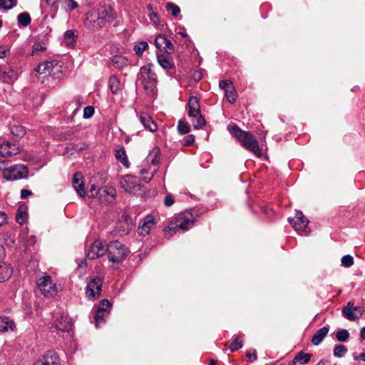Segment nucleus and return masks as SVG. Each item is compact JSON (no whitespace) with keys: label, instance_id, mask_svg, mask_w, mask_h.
Listing matches in <instances>:
<instances>
[{"label":"nucleus","instance_id":"obj_1","mask_svg":"<svg viewBox=\"0 0 365 365\" xmlns=\"http://www.w3.org/2000/svg\"><path fill=\"white\" fill-rule=\"evenodd\" d=\"M115 12L110 5H103L88 13L86 26L92 29H99L115 19Z\"/></svg>","mask_w":365,"mask_h":365},{"label":"nucleus","instance_id":"obj_2","mask_svg":"<svg viewBox=\"0 0 365 365\" xmlns=\"http://www.w3.org/2000/svg\"><path fill=\"white\" fill-rule=\"evenodd\" d=\"M230 132L245 148L251 151L257 157L262 155L258 141L250 133L241 130L235 125L231 127Z\"/></svg>","mask_w":365,"mask_h":365},{"label":"nucleus","instance_id":"obj_3","mask_svg":"<svg viewBox=\"0 0 365 365\" xmlns=\"http://www.w3.org/2000/svg\"><path fill=\"white\" fill-rule=\"evenodd\" d=\"M129 252V250L118 241L110 242L106 246L108 261L115 269L119 267Z\"/></svg>","mask_w":365,"mask_h":365},{"label":"nucleus","instance_id":"obj_4","mask_svg":"<svg viewBox=\"0 0 365 365\" xmlns=\"http://www.w3.org/2000/svg\"><path fill=\"white\" fill-rule=\"evenodd\" d=\"M138 79L146 94L150 97H154L157 91V77L150 65L140 68Z\"/></svg>","mask_w":365,"mask_h":365},{"label":"nucleus","instance_id":"obj_5","mask_svg":"<svg viewBox=\"0 0 365 365\" xmlns=\"http://www.w3.org/2000/svg\"><path fill=\"white\" fill-rule=\"evenodd\" d=\"M188 115L194 128L199 129L205 125V120L200 113L199 99L195 96L189 98L187 103Z\"/></svg>","mask_w":365,"mask_h":365},{"label":"nucleus","instance_id":"obj_6","mask_svg":"<svg viewBox=\"0 0 365 365\" xmlns=\"http://www.w3.org/2000/svg\"><path fill=\"white\" fill-rule=\"evenodd\" d=\"M36 284L41 293L46 297H53L57 294L56 284L48 274H43L38 276Z\"/></svg>","mask_w":365,"mask_h":365},{"label":"nucleus","instance_id":"obj_7","mask_svg":"<svg viewBox=\"0 0 365 365\" xmlns=\"http://www.w3.org/2000/svg\"><path fill=\"white\" fill-rule=\"evenodd\" d=\"M195 225V217L190 212L180 213L171 221L168 228H189Z\"/></svg>","mask_w":365,"mask_h":365},{"label":"nucleus","instance_id":"obj_8","mask_svg":"<svg viewBox=\"0 0 365 365\" xmlns=\"http://www.w3.org/2000/svg\"><path fill=\"white\" fill-rule=\"evenodd\" d=\"M103 280L98 277H93L87 284L86 294L88 299L94 300L101 294Z\"/></svg>","mask_w":365,"mask_h":365},{"label":"nucleus","instance_id":"obj_9","mask_svg":"<svg viewBox=\"0 0 365 365\" xmlns=\"http://www.w3.org/2000/svg\"><path fill=\"white\" fill-rule=\"evenodd\" d=\"M120 187L126 192L136 193L141 189L139 180L131 175L124 176L120 181Z\"/></svg>","mask_w":365,"mask_h":365},{"label":"nucleus","instance_id":"obj_10","mask_svg":"<svg viewBox=\"0 0 365 365\" xmlns=\"http://www.w3.org/2000/svg\"><path fill=\"white\" fill-rule=\"evenodd\" d=\"M21 151V146L9 140H0V155L2 157H11Z\"/></svg>","mask_w":365,"mask_h":365},{"label":"nucleus","instance_id":"obj_11","mask_svg":"<svg viewBox=\"0 0 365 365\" xmlns=\"http://www.w3.org/2000/svg\"><path fill=\"white\" fill-rule=\"evenodd\" d=\"M28 175V169L25 165H16L13 167L8 168L4 175L5 178L9 180H16L21 178H24Z\"/></svg>","mask_w":365,"mask_h":365},{"label":"nucleus","instance_id":"obj_12","mask_svg":"<svg viewBox=\"0 0 365 365\" xmlns=\"http://www.w3.org/2000/svg\"><path fill=\"white\" fill-rule=\"evenodd\" d=\"M106 252V249H105L104 245L100 240H97L92 243L87 253V257L90 259H95L103 256Z\"/></svg>","mask_w":365,"mask_h":365},{"label":"nucleus","instance_id":"obj_13","mask_svg":"<svg viewBox=\"0 0 365 365\" xmlns=\"http://www.w3.org/2000/svg\"><path fill=\"white\" fill-rule=\"evenodd\" d=\"M155 45L159 50L167 53L170 54L174 51L173 44L164 35L159 34L157 36L155 40Z\"/></svg>","mask_w":365,"mask_h":365},{"label":"nucleus","instance_id":"obj_14","mask_svg":"<svg viewBox=\"0 0 365 365\" xmlns=\"http://www.w3.org/2000/svg\"><path fill=\"white\" fill-rule=\"evenodd\" d=\"M34 365H60L59 357L53 351H48Z\"/></svg>","mask_w":365,"mask_h":365},{"label":"nucleus","instance_id":"obj_15","mask_svg":"<svg viewBox=\"0 0 365 365\" xmlns=\"http://www.w3.org/2000/svg\"><path fill=\"white\" fill-rule=\"evenodd\" d=\"M72 326L71 320L66 314H61L54 322L56 329L63 332H69L72 329Z\"/></svg>","mask_w":365,"mask_h":365},{"label":"nucleus","instance_id":"obj_16","mask_svg":"<svg viewBox=\"0 0 365 365\" xmlns=\"http://www.w3.org/2000/svg\"><path fill=\"white\" fill-rule=\"evenodd\" d=\"M98 199L103 202H110L115 197L116 191L112 187H106L99 189L97 192Z\"/></svg>","mask_w":365,"mask_h":365},{"label":"nucleus","instance_id":"obj_17","mask_svg":"<svg viewBox=\"0 0 365 365\" xmlns=\"http://www.w3.org/2000/svg\"><path fill=\"white\" fill-rule=\"evenodd\" d=\"M289 222L293 228H306L309 220L303 215L301 211H297L294 217L289 218Z\"/></svg>","mask_w":365,"mask_h":365},{"label":"nucleus","instance_id":"obj_18","mask_svg":"<svg viewBox=\"0 0 365 365\" xmlns=\"http://www.w3.org/2000/svg\"><path fill=\"white\" fill-rule=\"evenodd\" d=\"M73 187L80 197H84L86 192L84 184L83 182V176L81 173H76L74 174L72 181Z\"/></svg>","mask_w":365,"mask_h":365},{"label":"nucleus","instance_id":"obj_19","mask_svg":"<svg viewBox=\"0 0 365 365\" xmlns=\"http://www.w3.org/2000/svg\"><path fill=\"white\" fill-rule=\"evenodd\" d=\"M139 118L145 129L150 132H155L158 129L157 124L148 113H141Z\"/></svg>","mask_w":365,"mask_h":365},{"label":"nucleus","instance_id":"obj_20","mask_svg":"<svg viewBox=\"0 0 365 365\" xmlns=\"http://www.w3.org/2000/svg\"><path fill=\"white\" fill-rule=\"evenodd\" d=\"M15 327L16 324L11 319L6 316H0V332L12 331Z\"/></svg>","mask_w":365,"mask_h":365},{"label":"nucleus","instance_id":"obj_21","mask_svg":"<svg viewBox=\"0 0 365 365\" xmlns=\"http://www.w3.org/2000/svg\"><path fill=\"white\" fill-rule=\"evenodd\" d=\"M357 311V308H355L354 302H349L346 307L342 309V314L345 318L350 321H355L358 317L355 313Z\"/></svg>","mask_w":365,"mask_h":365},{"label":"nucleus","instance_id":"obj_22","mask_svg":"<svg viewBox=\"0 0 365 365\" xmlns=\"http://www.w3.org/2000/svg\"><path fill=\"white\" fill-rule=\"evenodd\" d=\"M58 63L55 60L46 61L40 63L38 67L35 69L36 72L39 74L46 73L51 71L54 67L57 66Z\"/></svg>","mask_w":365,"mask_h":365},{"label":"nucleus","instance_id":"obj_23","mask_svg":"<svg viewBox=\"0 0 365 365\" xmlns=\"http://www.w3.org/2000/svg\"><path fill=\"white\" fill-rule=\"evenodd\" d=\"M13 273V269L10 264L6 262L0 263V282L8 280Z\"/></svg>","mask_w":365,"mask_h":365},{"label":"nucleus","instance_id":"obj_24","mask_svg":"<svg viewBox=\"0 0 365 365\" xmlns=\"http://www.w3.org/2000/svg\"><path fill=\"white\" fill-rule=\"evenodd\" d=\"M328 332L329 328L327 327H323L319 329L313 336L312 343L315 346L319 345L327 335Z\"/></svg>","mask_w":365,"mask_h":365},{"label":"nucleus","instance_id":"obj_25","mask_svg":"<svg viewBox=\"0 0 365 365\" xmlns=\"http://www.w3.org/2000/svg\"><path fill=\"white\" fill-rule=\"evenodd\" d=\"M46 50V39L43 38L40 39L38 38H36V41L33 45L31 56H34L37 54L40 51H45Z\"/></svg>","mask_w":365,"mask_h":365},{"label":"nucleus","instance_id":"obj_26","mask_svg":"<svg viewBox=\"0 0 365 365\" xmlns=\"http://www.w3.org/2000/svg\"><path fill=\"white\" fill-rule=\"evenodd\" d=\"M76 38V31L74 30H68L64 34L63 43L66 46L71 48L73 47Z\"/></svg>","mask_w":365,"mask_h":365},{"label":"nucleus","instance_id":"obj_27","mask_svg":"<svg viewBox=\"0 0 365 365\" xmlns=\"http://www.w3.org/2000/svg\"><path fill=\"white\" fill-rule=\"evenodd\" d=\"M158 218L153 215H148L144 217L143 222L140 224L138 228H153L158 224Z\"/></svg>","mask_w":365,"mask_h":365},{"label":"nucleus","instance_id":"obj_28","mask_svg":"<svg viewBox=\"0 0 365 365\" xmlns=\"http://www.w3.org/2000/svg\"><path fill=\"white\" fill-rule=\"evenodd\" d=\"M109 88L113 94H116L122 89V85L116 76L113 75L109 78Z\"/></svg>","mask_w":365,"mask_h":365},{"label":"nucleus","instance_id":"obj_29","mask_svg":"<svg viewBox=\"0 0 365 365\" xmlns=\"http://www.w3.org/2000/svg\"><path fill=\"white\" fill-rule=\"evenodd\" d=\"M244 335L239 334L233 336L232 341L230 346V349L232 352H234L243 346L242 338Z\"/></svg>","mask_w":365,"mask_h":365},{"label":"nucleus","instance_id":"obj_30","mask_svg":"<svg viewBox=\"0 0 365 365\" xmlns=\"http://www.w3.org/2000/svg\"><path fill=\"white\" fill-rule=\"evenodd\" d=\"M155 173L156 169L153 168L152 170L150 168L149 169L140 168L139 170V174L143 176V180L145 182H149L152 180Z\"/></svg>","mask_w":365,"mask_h":365},{"label":"nucleus","instance_id":"obj_31","mask_svg":"<svg viewBox=\"0 0 365 365\" xmlns=\"http://www.w3.org/2000/svg\"><path fill=\"white\" fill-rule=\"evenodd\" d=\"M16 222L23 225L27 220V212L24 207H19L16 215Z\"/></svg>","mask_w":365,"mask_h":365},{"label":"nucleus","instance_id":"obj_32","mask_svg":"<svg viewBox=\"0 0 365 365\" xmlns=\"http://www.w3.org/2000/svg\"><path fill=\"white\" fill-rule=\"evenodd\" d=\"M115 158L117 160L120 162L123 165L128 167V161L125 154V151L123 148H120L115 150Z\"/></svg>","mask_w":365,"mask_h":365},{"label":"nucleus","instance_id":"obj_33","mask_svg":"<svg viewBox=\"0 0 365 365\" xmlns=\"http://www.w3.org/2000/svg\"><path fill=\"white\" fill-rule=\"evenodd\" d=\"M109 314V312L105 311H96L94 319L96 322V327L98 328L101 324L105 323V317Z\"/></svg>","mask_w":365,"mask_h":365},{"label":"nucleus","instance_id":"obj_34","mask_svg":"<svg viewBox=\"0 0 365 365\" xmlns=\"http://www.w3.org/2000/svg\"><path fill=\"white\" fill-rule=\"evenodd\" d=\"M18 22L23 26H27L30 24L31 19L29 13L22 12L18 15Z\"/></svg>","mask_w":365,"mask_h":365},{"label":"nucleus","instance_id":"obj_35","mask_svg":"<svg viewBox=\"0 0 365 365\" xmlns=\"http://www.w3.org/2000/svg\"><path fill=\"white\" fill-rule=\"evenodd\" d=\"M148 48V44L145 41H140L133 46V51L135 54L140 56H142L144 51Z\"/></svg>","mask_w":365,"mask_h":365},{"label":"nucleus","instance_id":"obj_36","mask_svg":"<svg viewBox=\"0 0 365 365\" xmlns=\"http://www.w3.org/2000/svg\"><path fill=\"white\" fill-rule=\"evenodd\" d=\"M11 132L16 138H22L26 133L24 128L20 125H13L11 128Z\"/></svg>","mask_w":365,"mask_h":365},{"label":"nucleus","instance_id":"obj_37","mask_svg":"<svg viewBox=\"0 0 365 365\" xmlns=\"http://www.w3.org/2000/svg\"><path fill=\"white\" fill-rule=\"evenodd\" d=\"M312 354L300 351L294 359V361H299L302 364H307L309 361Z\"/></svg>","mask_w":365,"mask_h":365},{"label":"nucleus","instance_id":"obj_38","mask_svg":"<svg viewBox=\"0 0 365 365\" xmlns=\"http://www.w3.org/2000/svg\"><path fill=\"white\" fill-rule=\"evenodd\" d=\"M112 62L115 67L120 68L127 64V59L122 56H115L112 59Z\"/></svg>","mask_w":365,"mask_h":365},{"label":"nucleus","instance_id":"obj_39","mask_svg":"<svg viewBox=\"0 0 365 365\" xmlns=\"http://www.w3.org/2000/svg\"><path fill=\"white\" fill-rule=\"evenodd\" d=\"M158 62L163 68L169 69L173 67L172 63L168 58L163 54L158 55Z\"/></svg>","mask_w":365,"mask_h":365},{"label":"nucleus","instance_id":"obj_40","mask_svg":"<svg viewBox=\"0 0 365 365\" xmlns=\"http://www.w3.org/2000/svg\"><path fill=\"white\" fill-rule=\"evenodd\" d=\"M225 95L230 103H235L237 99V93L234 87L227 89L225 91Z\"/></svg>","mask_w":365,"mask_h":365},{"label":"nucleus","instance_id":"obj_41","mask_svg":"<svg viewBox=\"0 0 365 365\" xmlns=\"http://www.w3.org/2000/svg\"><path fill=\"white\" fill-rule=\"evenodd\" d=\"M111 307V303L108 299H102L99 302L96 310L110 312Z\"/></svg>","mask_w":365,"mask_h":365},{"label":"nucleus","instance_id":"obj_42","mask_svg":"<svg viewBox=\"0 0 365 365\" xmlns=\"http://www.w3.org/2000/svg\"><path fill=\"white\" fill-rule=\"evenodd\" d=\"M347 352V349L344 345L339 344L335 346L334 349V355L336 357H342Z\"/></svg>","mask_w":365,"mask_h":365},{"label":"nucleus","instance_id":"obj_43","mask_svg":"<svg viewBox=\"0 0 365 365\" xmlns=\"http://www.w3.org/2000/svg\"><path fill=\"white\" fill-rule=\"evenodd\" d=\"M336 338L339 341H346L349 338V332L346 329H341L336 333Z\"/></svg>","mask_w":365,"mask_h":365},{"label":"nucleus","instance_id":"obj_44","mask_svg":"<svg viewBox=\"0 0 365 365\" xmlns=\"http://www.w3.org/2000/svg\"><path fill=\"white\" fill-rule=\"evenodd\" d=\"M16 4V0H0V7L5 9H11Z\"/></svg>","mask_w":365,"mask_h":365},{"label":"nucleus","instance_id":"obj_45","mask_svg":"<svg viewBox=\"0 0 365 365\" xmlns=\"http://www.w3.org/2000/svg\"><path fill=\"white\" fill-rule=\"evenodd\" d=\"M178 129L180 134H186L190 131V126L186 122L180 120L178 123Z\"/></svg>","mask_w":365,"mask_h":365},{"label":"nucleus","instance_id":"obj_46","mask_svg":"<svg viewBox=\"0 0 365 365\" xmlns=\"http://www.w3.org/2000/svg\"><path fill=\"white\" fill-rule=\"evenodd\" d=\"M166 9L168 11H170L174 16H177L180 11V8L173 3H168L166 4Z\"/></svg>","mask_w":365,"mask_h":365},{"label":"nucleus","instance_id":"obj_47","mask_svg":"<svg viewBox=\"0 0 365 365\" xmlns=\"http://www.w3.org/2000/svg\"><path fill=\"white\" fill-rule=\"evenodd\" d=\"M354 264V259L353 257L349 255H344L341 258V264L346 267H349Z\"/></svg>","mask_w":365,"mask_h":365},{"label":"nucleus","instance_id":"obj_48","mask_svg":"<svg viewBox=\"0 0 365 365\" xmlns=\"http://www.w3.org/2000/svg\"><path fill=\"white\" fill-rule=\"evenodd\" d=\"M94 114V108L93 106H86L83 110V118L88 119Z\"/></svg>","mask_w":365,"mask_h":365},{"label":"nucleus","instance_id":"obj_49","mask_svg":"<svg viewBox=\"0 0 365 365\" xmlns=\"http://www.w3.org/2000/svg\"><path fill=\"white\" fill-rule=\"evenodd\" d=\"M246 356L249 361L257 360V351L255 349H250L246 352Z\"/></svg>","mask_w":365,"mask_h":365},{"label":"nucleus","instance_id":"obj_50","mask_svg":"<svg viewBox=\"0 0 365 365\" xmlns=\"http://www.w3.org/2000/svg\"><path fill=\"white\" fill-rule=\"evenodd\" d=\"M64 3L67 8L71 11L78 7V4L74 0H64Z\"/></svg>","mask_w":365,"mask_h":365},{"label":"nucleus","instance_id":"obj_51","mask_svg":"<svg viewBox=\"0 0 365 365\" xmlns=\"http://www.w3.org/2000/svg\"><path fill=\"white\" fill-rule=\"evenodd\" d=\"M219 86L221 89L224 90L225 91H227V89L233 87L232 83L229 80L222 81L220 83Z\"/></svg>","mask_w":365,"mask_h":365},{"label":"nucleus","instance_id":"obj_52","mask_svg":"<svg viewBox=\"0 0 365 365\" xmlns=\"http://www.w3.org/2000/svg\"><path fill=\"white\" fill-rule=\"evenodd\" d=\"M86 265L87 262L86 259H81L78 261V269H79L81 274L84 273Z\"/></svg>","mask_w":365,"mask_h":365},{"label":"nucleus","instance_id":"obj_53","mask_svg":"<svg viewBox=\"0 0 365 365\" xmlns=\"http://www.w3.org/2000/svg\"><path fill=\"white\" fill-rule=\"evenodd\" d=\"M164 204L165 206L170 207L174 203V198L171 194H168L164 198Z\"/></svg>","mask_w":365,"mask_h":365},{"label":"nucleus","instance_id":"obj_54","mask_svg":"<svg viewBox=\"0 0 365 365\" xmlns=\"http://www.w3.org/2000/svg\"><path fill=\"white\" fill-rule=\"evenodd\" d=\"M158 152H156L154 155H149L148 156V158H147V160L148 161L150 160L151 163L153 165H157L158 164V163H159V159L157 158L158 157Z\"/></svg>","mask_w":365,"mask_h":365},{"label":"nucleus","instance_id":"obj_55","mask_svg":"<svg viewBox=\"0 0 365 365\" xmlns=\"http://www.w3.org/2000/svg\"><path fill=\"white\" fill-rule=\"evenodd\" d=\"M195 141V137L193 135H188L185 138V145H192Z\"/></svg>","mask_w":365,"mask_h":365},{"label":"nucleus","instance_id":"obj_56","mask_svg":"<svg viewBox=\"0 0 365 365\" xmlns=\"http://www.w3.org/2000/svg\"><path fill=\"white\" fill-rule=\"evenodd\" d=\"M353 359L355 361L361 360L365 362V352L361 353V354H356V353L353 354Z\"/></svg>","mask_w":365,"mask_h":365},{"label":"nucleus","instance_id":"obj_57","mask_svg":"<svg viewBox=\"0 0 365 365\" xmlns=\"http://www.w3.org/2000/svg\"><path fill=\"white\" fill-rule=\"evenodd\" d=\"M32 194L31 191L29 190H21V197L22 199L26 198L29 195H31Z\"/></svg>","mask_w":365,"mask_h":365},{"label":"nucleus","instance_id":"obj_58","mask_svg":"<svg viewBox=\"0 0 365 365\" xmlns=\"http://www.w3.org/2000/svg\"><path fill=\"white\" fill-rule=\"evenodd\" d=\"M6 222V215L5 213L0 212V227L4 226Z\"/></svg>","mask_w":365,"mask_h":365},{"label":"nucleus","instance_id":"obj_59","mask_svg":"<svg viewBox=\"0 0 365 365\" xmlns=\"http://www.w3.org/2000/svg\"><path fill=\"white\" fill-rule=\"evenodd\" d=\"M299 235L307 236L310 233V230H295Z\"/></svg>","mask_w":365,"mask_h":365},{"label":"nucleus","instance_id":"obj_60","mask_svg":"<svg viewBox=\"0 0 365 365\" xmlns=\"http://www.w3.org/2000/svg\"><path fill=\"white\" fill-rule=\"evenodd\" d=\"M97 191H96L95 185H92L90 191L88 192L89 197H94L96 196L98 197V195L96 194Z\"/></svg>","mask_w":365,"mask_h":365},{"label":"nucleus","instance_id":"obj_61","mask_svg":"<svg viewBox=\"0 0 365 365\" xmlns=\"http://www.w3.org/2000/svg\"><path fill=\"white\" fill-rule=\"evenodd\" d=\"M5 251L3 246L0 244V263L4 262V259L5 257Z\"/></svg>","mask_w":365,"mask_h":365},{"label":"nucleus","instance_id":"obj_62","mask_svg":"<svg viewBox=\"0 0 365 365\" xmlns=\"http://www.w3.org/2000/svg\"><path fill=\"white\" fill-rule=\"evenodd\" d=\"M150 19L154 24H158V19L156 13H151L150 14Z\"/></svg>","mask_w":365,"mask_h":365},{"label":"nucleus","instance_id":"obj_63","mask_svg":"<svg viewBox=\"0 0 365 365\" xmlns=\"http://www.w3.org/2000/svg\"><path fill=\"white\" fill-rule=\"evenodd\" d=\"M6 51L7 50L5 47H0V58H3L5 57Z\"/></svg>","mask_w":365,"mask_h":365},{"label":"nucleus","instance_id":"obj_64","mask_svg":"<svg viewBox=\"0 0 365 365\" xmlns=\"http://www.w3.org/2000/svg\"><path fill=\"white\" fill-rule=\"evenodd\" d=\"M194 79L196 81H199L202 78V74L201 73L196 71L193 74Z\"/></svg>","mask_w":365,"mask_h":365}]
</instances>
